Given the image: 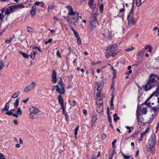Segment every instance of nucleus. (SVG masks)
<instances>
[{"instance_id": "obj_1", "label": "nucleus", "mask_w": 159, "mask_h": 159, "mask_svg": "<svg viewBox=\"0 0 159 159\" xmlns=\"http://www.w3.org/2000/svg\"><path fill=\"white\" fill-rule=\"evenodd\" d=\"M159 81V76L153 74H151L148 79V82L143 88L147 91L155 86Z\"/></svg>"}, {"instance_id": "obj_2", "label": "nucleus", "mask_w": 159, "mask_h": 159, "mask_svg": "<svg viewBox=\"0 0 159 159\" xmlns=\"http://www.w3.org/2000/svg\"><path fill=\"white\" fill-rule=\"evenodd\" d=\"M117 45L115 44L112 46L108 47L105 52V56L107 58H109L111 56L114 57L117 54Z\"/></svg>"}, {"instance_id": "obj_3", "label": "nucleus", "mask_w": 159, "mask_h": 159, "mask_svg": "<svg viewBox=\"0 0 159 159\" xmlns=\"http://www.w3.org/2000/svg\"><path fill=\"white\" fill-rule=\"evenodd\" d=\"M13 6H11L7 8L5 10V9L3 8L2 9L1 13H0V19L2 20L5 15H8L10 13L15 11Z\"/></svg>"}, {"instance_id": "obj_4", "label": "nucleus", "mask_w": 159, "mask_h": 159, "mask_svg": "<svg viewBox=\"0 0 159 159\" xmlns=\"http://www.w3.org/2000/svg\"><path fill=\"white\" fill-rule=\"evenodd\" d=\"M133 7L131 8L130 11L127 17L128 20L127 28H129L131 25H134L136 24V21L133 18Z\"/></svg>"}, {"instance_id": "obj_5", "label": "nucleus", "mask_w": 159, "mask_h": 159, "mask_svg": "<svg viewBox=\"0 0 159 159\" xmlns=\"http://www.w3.org/2000/svg\"><path fill=\"white\" fill-rule=\"evenodd\" d=\"M57 89L56 91L61 94H64L65 93L64 86L62 83V80L61 78L58 82V84L56 85Z\"/></svg>"}, {"instance_id": "obj_6", "label": "nucleus", "mask_w": 159, "mask_h": 159, "mask_svg": "<svg viewBox=\"0 0 159 159\" xmlns=\"http://www.w3.org/2000/svg\"><path fill=\"white\" fill-rule=\"evenodd\" d=\"M97 15H93L90 18V28L92 30H94L98 25V22L96 18Z\"/></svg>"}, {"instance_id": "obj_7", "label": "nucleus", "mask_w": 159, "mask_h": 159, "mask_svg": "<svg viewBox=\"0 0 159 159\" xmlns=\"http://www.w3.org/2000/svg\"><path fill=\"white\" fill-rule=\"evenodd\" d=\"M95 87L97 88L96 91L95 92L96 96L99 97L101 93V91L103 88L102 84L101 83L96 82L95 84Z\"/></svg>"}, {"instance_id": "obj_8", "label": "nucleus", "mask_w": 159, "mask_h": 159, "mask_svg": "<svg viewBox=\"0 0 159 159\" xmlns=\"http://www.w3.org/2000/svg\"><path fill=\"white\" fill-rule=\"evenodd\" d=\"M66 8L68 10L67 15L69 16H73L76 15L77 16H79V13L77 11H74L73 9L70 6H66Z\"/></svg>"}, {"instance_id": "obj_9", "label": "nucleus", "mask_w": 159, "mask_h": 159, "mask_svg": "<svg viewBox=\"0 0 159 159\" xmlns=\"http://www.w3.org/2000/svg\"><path fill=\"white\" fill-rule=\"evenodd\" d=\"M78 18L76 17H70L68 16L67 18V21L70 25V27H71V25L73 24L75 25L78 22Z\"/></svg>"}, {"instance_id": "obj_10", "label": "nucleus", "mask_w": 159, "mask_h": 159, "mask_svg": "<svg viewBox=\"0 0 159 159\" xmlns=\"http://www.w3.org/2000/svg\"><path fill=\"white\" fill-rule=\"evenodd\" d=\"M22 112L21 111L20 108L19 107L17 109V110L16 111V114L13 113L11 111H10L6 112L5 114L9 116L12 115L13 117L18 118V116L21 115L22 114Z\"/></svg>"}, {"instance_id": "obj_11", "label": "nucleus", "mask_w": 159, "mask_h": 159, "mask_svg": "<svg viewBox=\"0 0 159 159\" xmlns=\"http://www.w3.org/2000/svg\"><path fill=\"white\" fill-rule=\"evenodd\" d=\"M36 87V83L33 82L29 85L26 86L24 89V91L25 92H28L31 90L34 89Z\"/></svg>"}, {"instance_id": "obj_12", "label": "nucleus", "mask_w": 159, "mask_h": 159, "mask_svg": "<svg viewBox=\"0 0 159 159\" xmlns=\"http://www.w3.org/2000/svg\"><path fill=\"white\" fill-rule=\"evenodd\" d=\"M153 93L151 94L149 98L146 100L145 102H144L145 105L147 106L151 107L154 104V103L152 102V100L151 99V98L153 96Z\"/></svg>"}, {"instance_id": "obj_13", "label": "nucleus", "mask_w": 159, "mask_h": 159, "mask_svg": "<svg viewBox=\"0 0 159 159\" xmlns=\"http://www.w3.org/2000/svg\"><path fill=\"white\" fill-rule=\"evenodd\" d=\"M103 34L105 38L107 39H109L112 37V33L111 31L108 29L104 30Z\"/></svg>"}, {"instance_id": "obj_14", "label": "nucleus", "mask_w": 159, "mask_h": 159, "mask_svg": "<svg viewBox=\"0 0 159 159\" xmlns=\"http://www.w3.org/2000/svg\"><path fill=\"white\" fill-rule=\"evenodd\" d=\"M155 144L148 142L146 146L147 150L148 151H151L153 153L155 148Z\"/></svg>"}, {"instance_id": "obj_15", "label": "nucleus", "mask_w": 159, "mask_h": 159, "mask_svg": "<svg viewBox=\"0 0 159 159\" xmlns=\"http://www.w3.org/2000/svg\"><path fill=\"white\" fill-rule=\"evenodd\" d=\"M137 111L140 113V115H141L146 114L147 112L146 108L144 107H140L139 106L137 107Z\"/></svg>"}, {"instance_id": "obj_16", "label": "nucleus", "mask_w": 159, "mask_h": 159, "mask_svg": "<svg viewBox=\"0 0 159 159\" xmlns=\"http://www.w3.org/2000/svg\"><path fill=\"white\" fill-rule=\"evenodd\" d=\"M156 141V135L155 134H152L151 135L150 138L148 140V141L151 143L155 144Z\"/></svg>"}, {"instance_id": "obj_17", "label": "nucleus", "mask_w": 159, "mask_h": 159, "mask_svg": "<svg viewBox=\"0 0 159 159\" xmlns=\"http://www.w3.org/2000/svg\"><path fill=\"white\" fill-rule=\"evenodd\" d=\"M30 111L31 113L35 115L39 112V110L38 108H35L34 107H31L30 109Z\"/></svg>"}, {"instance_id": "obj_18", "label": "nucleus", "mask_w": 159, "mask_h": 159, "mask_svg": "<svg viewBox=\"0 0 159 159\" xmlns=\"http://www.w3.org/2000/svg\"><path fill=\"white\" fill-rule=\"evenodd\" d=\"M52 81L54 83H56L57 80V74L55 70H53L52 74Z\"/></svg>"}, {"instance_id": "obj_19", "label": "nucleus", "mask_w": 159, "mask_h": 159, "mask_svg": "<svg viewBox=\"0 0 159 159\" xmlns=\"http://www.w3.org/2000/svg\"><path fill=\"white\" fill-rule=\"evenodd\" d=\"M58 101L59 103L60 104L61 107H64V100L62 96L59 95L58 97Z\"/></svg>"}, {"instance_id": "obj_20", "label": "nucleus", "mask_w": 159, "mask_h": 159, "mask_svg": "<svg viewBox=\"0 0 159 159\" xmlns=\"http://www.w3.org/2000/svg\"><path fill=\"white\" fill-rule=\"evenodd\" d=\"M136 115L137 120L138 122H142L143 121V119L142 117H141V115H140V113H139L138 111H138H137Z\"/></svg>"}, {"instance_id": "obj_21", "label": "nucleus", "mask_w": 159, "mask_h": 159, "mask_svg": "<svg viewBox=\"0 0 159 159\" xmlns=\"http://www.w3.org/2000/svg\"><path fill=\"white\" fill-rule=\"evenodd\" d=\"M36 7L35 6H33L31 8L30 13L32 16H34L35 14V11L36 10Z\"/></svg>"}, {"instance_id": "obj_22", "label": "nucleus", "mask_w": 159, "mask_h": 159, "mask_svg": "<svg viewBox=\"0 0 159 159\" xmlns=\"http://www.w3.org/2000/svg\"><path fill=\"white\" fill-rule=\"evenodd\" d=\"M158 104V105L156 106H152L151 107L152 110L155 111L156 112L159 110V98H157Z\"/></svg>"}, {"instance_id": "obj_23", "label": "nucleus", "mask_w": 159, "mask_h": 159, "mask_svg": "<svg viewBox=\"0 0 159 159\" xmlns=\"http://www.w3.org/2000/svg\"><path fill=\"white\" fill-rule=\"evenodd\" d=\"M15 10L18 9L23 8L25 7L24 5L23 4H19L17 5H13Z\"/></svg>"}, {"instance_id": "obj_24", "label": "nucleus", "mask_w": 159, "mask_h": 159, "mask_svg": "<svg viewBox=\"0 0 159 159\" xmlns=\"http://www.w3.org/2000/svg\"><path fill=\"white\" fill-rule=\"evenodd\" d=\"M11 101V100H10L6 104L4 107L2 109V111L3 112H4V111H7L8 110L9 108V102Z\"/></svg>"}, {"instance_id": "obj_25", "label": "nucleus", "mask_w": 159, "mask_h": 159, "mask_svg": "<svg viewBox=\"0 0 159 159\" xmlns=\"http://www.w3.org/2000/svg\"><path fill=\"white\" fill-rule=\"evenodd\" d=\"M55 6L51 4L48 6V12H51L52 11V10L54 8Z\"/></svg>"}, {"instance_id": "obj_26", "label": "nucleus", "mask_w": 159, "mask_h": 159, "mask_svg": "<svg viewBox=\"0 0 159 159\" xmlns=\"http://www.w3.org/2000/svg\"><path fill=\"white\" fill-rule=\"evenodd\" d=\"M20 94V91H18L15 93L11 96V97L12 98H16L18 97Z\"/></svg>"}, {"instance_id": "obj_27", "label": "nucleus", "mask_w": 159, "mask_h": 159, "mask_svg": "<svg viewBox=\"0 0 159 159\" xmlns=\"http://www.w3.org/2000/svg\"><path fill=\"white\" fill-rule=\"evenodd\" d=\"M94 0H89L88 4L91 8L95 7V5L93 4Z\"/></svg>"}, {"instance_id": "obj_28", "label": "nucleus", "mask_w": 159, "mask_h": 159, "mask_svg": "<svg viewBox=\"0 0 159 159\" xmlns=\"http://www.w3.org/2000/svg\"><path fill=\"white\" fill-rule=\"evenodd\" d=\"M92 125L94 124L95 121L97 120V117L96 116L95 114H93V116L92 118Z\"/></svg>"}, {"instance_id": "obj_29", "label": "nucleus", "mask_w": 159, "mask_h": 159, "mask_svg": "<svg viewBox=\"0 0 159 159\" xmlns=\"http://www.w3.org/2000/svg\"><path fill=\"white\" fill-rule=\"evenodd\" d=\"M71 29L72 30V31H73L75 36L76 37V38H78V37H79V34L77 32V31H76L73 28H71Z\"/></svg>"}, {"instance_id": "obj_30", "label": "nucleus", "mask_w": 159, "mask_h": 159, "mask_svg": "<svg viewBox=\"0 0 159 159\" xmlns=\"http://www.w3.org/2000/svg\"><path fill=\"white\" fill-rule=\"evenodd\" d=\"M19 53L20 54H21L24 57L26 58H28V57H29V55L28 54H27L25 52H22V51H19Z\"/></svg>"}, {"instance_id": "obj_31", "label": "nucleus", "mask_w": 159, "mask_h": 159, "mask_svg": "<svg viewBox=\"0 0 159 159\" xmlns=\"http://www.w3.org/2000/svg\"><path fill=\"white\" fill-rule=\"evenodd\" d=\"M103 110V106L102 105H100V107H97V111L98 113L101 112Z\"/></svg>"}, {"instance_id": "obj_32", "label": "nucleus", "mask_w": 159, "mask_h": 159, "mask_svg": "<svg viewBox=\"0 0 159 159\" xmlns=\"http://www.w3.org/2000/svg\"><path fill=\"white\" fill-rule=\"evenodd\" d=\"M114 118V121H115L120 119L119 117L117 116L116 114H115L113 116Z\"/></svg>"}, {"instance_id": "obj_33", "label": "nucleus", "mask_w": 159, "mask_h": 159, "mask_svg": "<svg viewBox=\"0 0 159 159\" xmlns=\"http://www.w3.org/2000/svg\"><path fill=\"white\" fill-rule=\"evenodd\" d=\"M19 102V99L17 98L16 99L15 102L14 103V105L15 108H16L18 105Z\"/></svg>"}, {"instance_id": "obj_34", "label": "nucleus", "mask_w": 159, "mask_h": 159, "mask_svg": "<svg viewBox=\"0 0 159 159\" xmlns=\"http://www.w3.org/2000/svg\"><path fill=\"white\" fill-rule=\"evenodd\" d=\"M99 8L100 10V12L101 13L104 10V5L103 4H101L99 6Z\"/></svg>"}, {"instance_id": "obj_35", "label": "nucleus", "mask_w": 159, "mask_h": 159, "mask_svg": "<svg viewBox=\"0 0 159 159\" xmlns=\"http://www.w3.org/2000/svg\"><path fill=\"white\" fill-rule=\"evenodd\" d=\"M30 47H31L32 48L34 49H37L39 51H41L40 50V47H37L35 45H32Z\"/></svg>"}, {"instance_id": "obj_36", "label": "nucleus", "mask_w": 159, "mask_h": 159, "mask_svg": "<svg viewBox=\"0 0 159 159\" xmlns=\"http://www.w3.org/2000/svg\"><path fill=\"white\" fill-rule=\"evenodd\" d=\"M78 129H79V126H77L75 128V130H74L75 136L76 139L77 138V135L78 134L77 131L78 130Z\"/></svg>"}, {"instance_id": "obj_37", "label": "nucleus", "mask_w": 159, "mask_h": 159, "mask_svg": "<svg viewBox=\"0 0 159 159\" xmlns=\"http://www.w3.org/2000/svg\"><path fill=\"white\" fill-rule=\"evenodd\" d=\"M68 102L70 105L72 107H74L76 105L75 102V101H73L70 102V101L69 100Z\"/></svg>"}, {"instance_id": "obj_38", "label": "nucleus", "mask_w": 159, "mask_h": 159, "mask_svg": "<svg viewBox=\"0 0 159 159\" xmlns=\"http://www.w3.org/2000/svg\"><path fill=\"white\" fill-rule=\"evenodd\" d=\"M141 4V0H136V5L138 7H139Z\"/></svg>"}, {"instance_id": "obj_39", "label": "nucleus", "mask_w": 159, "mask_h": 159, "mask_svg": "<svg viewBox=\"0 0 159 159\" xmlns=\"http://www.w3.org/2000/svg\"><path fill=\"white\" fill-rule=\"evenodd\" d=\"M4 65L2 61H0V71L4 67Z\"/></svg>"}, {"instance_id": "obj_40", "label": "nucleus", "mask_w": 159, "mask_h": 159, "mask_svg": "<svg viewBox=\"0 0 159 159\" xmlns=\"http://www.w3.org/2000/svg\"><path fill=\"white\" fill-rule=\"evenodd\" d=\"M134 47H131V48H128L125 49V50L126 51H129L134 49Z\"/></svg>"}, {"instance_id": "obj_41", "label": "nucleus", "mask_w": 159, "mask_h": 159, "mask_svg": "<svg viewBox=\"0 0 159 159\" xmlns=\"http://www.w3.org/2000/svg\"><path fill=\"white\" fill-rule=\"evenodd\" d=\"M12 39L11 38L10 39V40L8 39V40H6L5 41V42L6 43L9 44L11 43V42L12 41Z\"/></svg>"}, {"instance_id": "obj_42", "label": "nucleus", "mask_w": 159, "mask_h": 159, "mask_svg": "<svg viewBox=\"0 0 159 159\" xmlns=\"http://www.w3.org/2000/svg\"><path fill=\"white\" fill-rule=\"evenodd\" d=\"M61 107V109L62 111V112H63V114L64 115V114L67 113V112H66V111H65V107L64 106L63 107Z\"/></svg>"}, {"instance_id": "obj_43", "label": "nucleus", "mask_w": 159, "mask_h": 159, "mask_svg": "<svg viewBox=\"0 0 159 159\" xmlns=\"http://www.w3.org/2000/svg\"><path fill=\"white\" fill-rule=\"evenodd\" d=\"M76 39H77V43L79 44H80V45L81 44V41L80 40V37H78V38H77Z\"/></svg>"}, {"instance_id": "obj_44", "label": "nucleus", "mask_w": 159, "mask_h": 159, "mask_svg": "<svg viewBox=\"0 0 159 159\" xmlns=\"http://www.w3.org/2000/svg\"><path fill=\"white\" fill-rule=\"evenodd\" d=\"M0 159H5L4 155L1 153H0Z\"/></svg>"}, {"instance_id": "obj_45", "label": "nucleus", "mask_w": 159, "mask_h": 159, "mask_svg": "<svg viewBox=\"0 0 159 159\" xmlns=\"http://www.w3.org/2000/svg\"><path fill=\"white\" fill-rule=\"evenodd\" d=\"M27 30L29 32H32L33 31V30L32 28L29 27L27 28Z\"/></svg>"}, {"instance_id": "obj_46", "label": "nucleus", "mask_w": 159, "mask_h": 159, "mask_svg": "<svg viewBox=\"0 0 159 159\" xmlns=\"http://www.w3.org/2000/svg\"><path fill=\"white\" fill-rule=\"evenodd\" d=\"M34 114L33 113H30V114L29 115V116L30 117V118L31 119H33L34 118Z\"/></svg>"}, {"instance_id": "obj_47", "label": "nucleus", "mask_w": 159, "mask_h": 159, "mask_svg": "<svg viewBox=\"0 0 159 159\" xmlns=\"http://www.w3.org/2000/svg\"><path fill=\"white\" fill-rule=\"evenodd\" d=\"M153 30L155 31L156 32H159V30L158 29V28L157 27H154L153 29Z\"/></svg>"}, {"instance_id": "obj_48", "label": "nucleus", "mask_w": 159, "mask_h": 159, "mask_svg": "<svg viewBox=\"0 0 159 159\" xmlns=\"http://www.w3.org/2000/svg\"><path fill=\"white\" fill-rule=\"evenodd\" d=\"M123 155L124 157V159H129V157H130V156H126L124 154H123Z\"/></svg>"}, {"instance_id": "obj_49", "label": "nucleus", "mask_w": 159, "mask_h": 159, "mask_svg": "<svg viewBox=\"0 0 159 159\" xmlns=\"http://www.w3.org/2000/svg\"><path fill=\"white\" fill-rule=\"evenodd\" d=\"M30 57L32 59H33L35 57V55L33 53H32V52H31Z\"/></svg>"}, {"instance_id": "obj_50", "label": "nucleus", "mask_w": 159, "mask_h": 159, "mask_svg": "<svg viewBox=\"0 0 159 159\" xmlns=\"http://www.w3.org/2000/svg\"><path fill=\"white\" fill-rule=\"evenodd\" d=\"M52 41V39H50L47 41H46L45 42V44H47L48 43H51Z\"/></svg>"}, {"instance_id": "obj_51", "label": "nucleus", "mask_w": 159, "mask_h": 159, "mask_svg": "<svg viewBox=\"0 0 159 159\" xmlns=\"http://www.w3.org/2000/svg\"><path fill=\"white\" fill-rule=\"evenodd\" d=\"M110 108L112 110H113L114 108V104L113 102H111V107Z\"/></svg>"}, {"instance_id": "obj_52", "label": "nucleus", "mask_w": 159, "mask_h": 159, "mask_svg": "<svg viewBox=\"0 0 159 159\" xmlns=\"http://www.w3.org/2000/svg\"><path fill=\"white\" fill-rule=\"evenodd\" d=\"M117 140L116 139H115L114 140V141L112 142V146L113 147L114 146V145L115 143L116 142Z\"/></svg>"}, {"instance_id": "obj_53", "label": "nucleus", "mask_w": 159, "mask_h": 159, "mask_svg": "<svg viewBox=\"0 0 159 159\" xmlns=\"http://www.w3.org/2000/svg\"><path fill=\"white\" fill-rule=\"evenodd\" d=\"M125 10L124 8H121L119 11L120 13H121L122 12H124Z\"/></svg>"}, {"instance_id": "obj_54", "label": "nucleus", "mask_w": 159, "mask_h": 159, "mask_svg": "<svg viewBox=\"0 0 159 159\" xmlns=\"http://www.w3.org/2000/svg\"><path fill=\"white\" fill-rule=\"evenodd\" d=\"M13 123L15 125H17L18 123V121L16 120H13Z\"/></svg>"}, {"instance_id": "obj_55", "label": "nucleus", "mask_w": 159, "mask_h": 159, "mask_svg": "<svg viewBox=\"0 0 159 159\" xmlns=\"http://www.w3.org/2000/svg\"><path fill=\"white\" fill-rule=\"evenodd\" d=\"M108 121L110 124L111 123V120L110 115H108Z\"/></svg>"}, {"instance_id": "obj_56", "label": "nucleus", "mask_w": 159, "mask_h": 159, "mask_svg": "<svg viewBox=\"0 0 159 159\" xmlns=\"http://www.w3.org/2000/svg\"><path fill=\"white\" fill-rule=\"evenodd\" d=\"M57 56L58 57H61V56L60 55L59 51L58 50H57Z\"/></svg>"}, {"instance_id": "obj_57", "label": "nucleus", "mask_w": 159, "mask_h": 159, "mask_svg": "<svg viewBox=\"0 0 159 159\" xmlns=\"http://www.w3.org/2000/svg\"><path fill=\"white\" fill-rule=\"evenodd\" d=\"M106 135L105 134H103L102 135V138L103 139H104L106 138Z\"/></svg>"}, {"instance_id": "obj_58", "label": "nucleus", "mask_w": 159, "mask_h": 159, "mask_svg": "<svg viewBox=\"0 0 159 159\" xmlns=\"http://www.w3.org/2000/svg\"><path fill=\"white\" fill-rule=\"evenodd\" d=\"M99 101H100V102H99V104H100V105H102L103 102V99L102 98L100 99Z\"/></svg>"}, {"instance_id": "obj_59", "label": "nucleus", "mask_w": 159, "mask_h": 159, "mask_svg": "<svg viewBox=\"0 0 159 159\" xmlns=\"http://www.w3.org/2000/svg\"><path fill=\"white\" fill-rule=\"evenodd\" d=\"M152 49V48L150 46V48H149V49L148 50V51L150 52H151Z\"/></svg>"}, {"instance_id": "obj_60", "label": "nucleus", "mask_w": 159, "mask_h": 159, "mask_svg": "<svg viewBox=\"0 0 159 159\" xmlns=\"http://www.w3.org/2000/svg\"><path fill=\"white\" fill-rule=\"evenodd\" d=\"M150 46H150V45H146L145 46V47H144V49L145 50H146L148 48H149Z\"/></svg>"}, {"instance_id": "obj_61", "label": "nucleus", "mask_w": 159, "mask_h": 159, "mask_svg": "<svg viewBox=\"0 0 159 159\" xmlns=\"http://www.w3.org/2000/svg\"><path fill=\"white\" fill-rule=\"evenodd\" d=\"M152 117L150 118V119H151V120H152L153 119H154V118L155 117V114H152Z\"/></svg>"}, {"instance_id": "obj_62", "label": "nucleus", "mask_w": 159, "mask_h": 159, "mask_svg": "<svg viewBox=\"0 0 159 159\" xmlns=\"http://www.w3.org/2000/svg\"><path fill=\"white\" fill-rule=\"evenodd\" d=\"M83 112L85 115H86L87 114V111L85 109H84L83 111Z\"/></svg>"}, {"instance_id": "obj_63", "label": "nucleus", "mask_w": 159, "mask_h": 159, "mask_svg": "<svg viewBox=\"0 0 159 159\" xmlns=\"http://www.w3.org/2000/svg\"><path fill=\"white\" fill-rule=\"evenodd\" d=\"M20 144H18V143L16 144L15 145V147L16 148H19L20 147Z\"/></svg>"}, {"instance_id": "obj_64", "label": "nucleus", "mask_w": 159, "mask_h": 159, "mask_svg": "<svg viewBox=\"0 0 159 159\" xmlns=\"http://www.w3.org/2000/svg\"><path fill=\"white\" fill-rule=\"evenodd\" d=\"M40 3H41V2H36L35 3V4H34L35 6L38 5Z\"/></svg>"}]
</instances>
